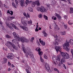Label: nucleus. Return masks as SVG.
<instances>
[{"label":"nucleus","instance_id":"obj_47","mask_svg":"<svg viewBox=\"0 0 73 73\" xmlns=\"http://www.w3.org/2000/svg\"><path fill=\"white\" fill-rule=\"evenodd\" d=\"M71 53L72 54V56H73V49H72L71 50Z\"/></svg>","mask_w":73,"mask_h":73},{"label":"nucleus","instance_id":"obj_45","mask_svg":"<svg viewBox=\"0 0 73 73\" xmlns=\"http://www.w3.org/2000/svg\"><path fill=\"white\" fill-rule=\"evenodd\" d=\"M44 58H45V59H47V58H48V57H47L46 55L45 54L44 55Z\"/></svg>","mask_w":73,"mask_h":73},{"label":"nucleus","instance_id":"obj_49","mask_svg":"<svg viewBox=\"0 0 73 73\" xmlns=\"http://www.w3.org/2000/svg\"><path fill=\"white\" fill-rule=\"evenodd\" d=\"M10 14L11 15H13V11H10Z\"/></svg>","mask_w":73,"mask_h":73},{"label":"nucleus","instance_id":"obj_27","mask_svg":"<svg viewBox=\"0 0 73 73\" xmlns=\"http://www.w3.org/2000/svg\"><path fill=\"white\" fill-rule=\"evenodd\" d=\"M54 71H56V72H57L58 73H60V71L57 69V68H54Z\"/></svg>","mask_w":73,"mask_h":73},{"label":"nucleus","instance_id":"obj_4","mask_svg":"<svg viewBox=\"0 0 73 73\" xmlns=\"http://www.w3.org/2000/svg\"><path fill=\"white\" fill-rule=\"evenodd\" d=\"M61 55L62 57H64L65 59H68L69 58V54L66 52L65 53L64 52H61Z\"/></svg>","mask_w":73,"mask_h":73},{"label":"nucleus","instance_id":"obj_17","mask_svg":"<svg viewBox=\"0 0 73 73\" xmlns=\"http://www.w3.org/2000/svg\"><path fill=\"white\" fill-rule=\"evenodd\" d=\"M45 68L46 70H48V69H50V67H49V66L48 64L46 63V64Z\"/></svg>","mask_w":73,"mask_h":73},{"label":"nucleus","instance_id":"obj_40","mask_svg":"<svg viewBox=\"0 0 73 73\" xmlns=\"http://www.w3.org/2000/svg\"><path fill=\"white\" fill-rule=\"evenodd\" d=\"M44 12H46L48 10V8H45L44 7Z\"/></svg>","mask_w":73,"mask_h":73},{"label":"nucleus","instance_id":"obj_54","mask_svg":"<svg viewBox=\"0 0 73 73\" xmlns=\"http://www.w3.org/2000/svg\"><path fill=\"white\" fill-rule=\"evenodd\" d=\"M40 60V61L42 62H44V59H41Z\"/></svg>","mask_w":73,"mask_h":73},{"label":"nucleus","instance_id":"obj_15","mask_svg":"<svg viewBox=\"0 0 73 73\" xmlns=\"http://www.w3.org/2000/svg\"><path fill=\"white\" fill-rule=\"evenodd\" d=\"M40 12L42 13L45 12V10L44 9V7L41 6L40 7Z\"/></svg>","mask_w":73,"mask_h":73},{"label":"nucleus","instance_id":"obj_41","mask_svg":"<svg viewBox=\"0 0 73 73\" xmlns=\"http://www.w3.org/2000/svg\"><path fill=\"white\" fill-rule=\"evenodd\" d=\"M54 38H55V39H57V35H54Z\"/></svg>","mask_w":73,"mask_h":73},{"label":"nucleus","instance_id":"obj_29","mask_svg":"<svg viewBox=\"0 0 73 73\" xmlns=\"http://www.w3.org/2000/svg\"><path fill=\"white\" fill-rule=\"evenodd\" d=\"M43 17L45 20H48V17L46 16L45 15H44Z\"/></svg>","mask_w":73,"mask_h":73},{"label":"nucleus","instance_id":"obj_62","mask_svg":"<svg viewBox=\"0 0 73 73\" xmlns=\"http://www.w3.org/2000/svg\"><path fill=\"white\" fill-rule=\"evenodd\" d=\"M35 31H36V32H38V29H35Z\"/></svg>","mask_w":73,"mask_h":73},{"label":"nucleus","instance_id":"obj_6","mask_svg":"<svg viewBox=\"0 0 73 73\" xmlns=\"http://www.w3.org/2000/svg\"><path fill=\"white\" fill-rule=\"evenodd\" d=\"M52 58L53 61H60L61 60V57L60 55H58L57 57L56 56H52Z\"/></svg>","mask_w":73,"mask_h":73},{"label":"nucleus","instance_id":"obj_36","mask_svg":"<svg viewBox=\"0 0 73 73\" xmlns=\"http://www.w3.org/2000/svg\"><path fill=\"white\" fill-rule=\"evenodd\" d=\"M57 60L54 61L53 62V64L54 65H56V63L57 62Z\"/></svg>","mask_w":73,"mask_h":73},{"label":"nucleus","instance_id":"obj_52","mask_svg":"<svg viewBox=\"0 0 73 73\" xmlns=\"http://www.w3.org/2000/svg\"><path fill=\"white\" fill-rule=\"evenodd\" d=\"M37 6H38V5H40V2L39 1H38V2L37 3Z\"/></svg>","mask_w":73,"mask_h":73},{"label":"nucleus","instance_id":"obj_20","mask_svg":"<svg viewBox=\"0 0 73 73\" xmlns=\"http://www.w3.org/2000/svg\"><path fill=\"white\" fill-rule=\"evenodd\" d=\"M40 43H41L42 45L43 46H44L45 45V42H44L42 40L40 41Z\"/></svg>","mask_w":73,"mask_h":73},{"label":"nucleus","instance_id":"obj_5","mask_svg":"<svg viewBox=\"0 0 73 73\" xmlns=\"http://www.w3.org/2000/svg\"><path fill=\"white\" fill-rule=\"evenodd\" d=\"M6 57L9 60H13L14 57H15V56L13 53H9L8 54V55Z\"/></svg>","mask_w":73,"mask_h":73},{"label":"nucleus","instance_id":"obj_21","mask_svg":"<svg viewBox=\"0 0 73 73\" xmlns=\"http://www.w3.org/2000/svg\"><path fill=\"white\" fill-rule=\"evenodd\" d=\"M42 33L44 34L43 35L44 37H46L48 36V34L45 31H43Z\"/></svg>","mask_w":73,"mask_h":73},{"label":"nucleus","instance_id":"obj_12","mask_svg":"<svg viewBox=\"0 0 73 73\" xmlns=\"http://www.w3.org/2000/svg\"><path fill=\"white\" fill-rule=\"evenodd\" d=\"M55 49H56V52L60 51V50H61L62 48L60 46H56L55 47Z\"/></svg>","mask_w":73,"mask_h":73},{"label":"nucleus","instance_id":"obj_58","mask_svg":"<svg viewBox=\"0 0 73 73\" xmlns=\"http://www.w3.org/2000/svg\"><path fill=\"white\" fill-rule=\"evenodd\" d=\"M32 1H29V3H28V4H30L31 3Z\"/></svg>","mask_w":73,"mask_h":73},{"label":"nucleus","instance_id":"obj_23","mask_svg":"<svg viewBox=\"0 0 73 73\" xmlns=\"http://www.w3.org/2000/svg\"><path fill=\"white\" fill-rule=\"evenodd\" d=\"M61 33L62 35H66V32L65 31H64L63 32H61Z\"/></svg>","mask_w":73,"mask_h":73},{"label":"nucleus","instance_id":"obj_33","mask_svg":"<svg viewBox=\"0 0 73 73\" xmlns=\"http://www.w3.org/2000/svg\"><path fill=\"white\" fill-rule=\"evenodd\" d=\"M38 53L40 56H42V52L39 51Z\"/></svg>","mask_w":73,"mask_h":73},{"label":"nucleus","instance_id":"obj_38","mask_svg":"<svg viewBox=\"0 0 73 73\" xmlns=\"http://www.w3.org/2000/svg\"><path fill=\"white\" fill-rule=\"evenodd\" d=\"M37 9L38 11H41V7H37Z\"/></svg>","mask_w":73,"mask_h":73},{"label":"nucleus","instance_id":"obj_11","mask_svg":"<svg viewBox=\"0 0 73 73\" xmlns=\"http://www.w3.org/2000/svg\"><path fill=\"white\" fill-rule=\"evenodd\" d=\"M18 41H19V40H17V39H13L12 40L13 42V44H14L15 45V44H16V43H17L18 44Z\"/></svg>","mask_w":73,"mask_h":73},{"label":"nucleus","instance_id":"obj_32","mask_svg":"<svg viewBox=\"0 0 73 73\" xmlns=\"http://www.w3.org/2000/svg\"><path fill=\"white\" fill-rule=\"evenodd\" d=\"M27 23L29 24H32V20H30L29 21H28Z\"/></svg>","mask_w":73,"mask_h":73},{"label":"nucleus","instance_id":"obj_25","mask_svg":"<svg viewBox=\"0 0 73 73\" xmlns=\"http://www.w3.org/2000/svg\"><path fill=\"white\" fill-rule=\"evenodd\" d=\"M70 13H73V8H70Z\"/></svg>","mask_w":73,"mask_h":73},{"label":"nucleus","instance_id":"obj_3","mask_svg":"<svg viewBox=\"0 0 73 73\" xmlns=\"http://www.w3.org/2000/svg\"><path fill=\"white\" fill-rule=\"evenodd\" d=\"M6 25L7 26V27H8L10 29L11 31L13 30V28H14L16 29H18V27H17L15 25H14V24L13 23H11L10 24H9L8 22H6ZM11 25H12L13 27H12Z\"/></svg>","mask_w":73,"mask_h":73},{"label":"nucleus","instance_id":"obj_24","mask_svg":"<svg viewBox=\"0 0 73 73\" xmlns=\"http://www.w3.org/2000/svg\"><path fill=\"white\" fill-rule=\"evenodd\" d=\"M54 28V30L55 31H58V30H59V29H60V28L58 27H57V26H56V27H55Z\"/></svg>","mask_w":73,"mask_h":73},{"label":"nucleus","instance_id":"obj_46","mask_svg":"<svg viewBox=\"0 0 73 73\" xmlns=\"http://www.w3.org/2000/svg\"><path fill=\"white\" fill-rule=\"evenodd\" d=\"M3 59L5 63H6V62H7V59L6 58H5Z\"/></svg>","mask_w":73,"mask_h":73},{"label":"nucleus","instance_id":"obj_48","mask_svg":"<svg viewBox=\"0 0 73 73\" xmlns=\"http://www.w3.org/2000/svg\"><path fill=\"white\" fill-rule=\"evenodd\" d=\"M63 66L64 67V69H66V67L65 66V65L64 64H63Z\"/></svg>","mask_w":73,"mask_h":73},{"label":"nucleus","instance_id":"obj_34","mask_svg":"<svg viewBox=\"0 0 73 73\" xmlns=\"http://www.w3.org/2000/svg\"><path fill=\"white\" fill-rule=\"evenodd\" d=\"M68 23L70 24V25H72L73 24V23L71 22V21L69 20L68 22Z\"/></svg>","mask_w":73,"mask_h":73},{"label":"nucleus","instance_id":"obj_14","mask_svg":"<svg viewBox=\"0 0 73 73\" xmlns=\"http://www.w3.org/2000/svg\"><path fill=\"white\" fill-rule=\"evenodd\" d=\"M20 27L22 28L24 31H28V28L27 27H24V26L21 25L20 26Z\"/></svg>","mask_w":73,"mask_h":73},{"label":"nucleus","instance_id":"obj_28","mask_svg":"<svg viewBox=\"0 0 73 73\" xmlns=\"http://www.w3.org/2000/svg\"><path fill=\"white\" fill-rule=\"evenodd\" d=\"M12 6L15 8H16V5L15 4L14 2H12Z\"/></svg>","mask_w":73,"mask_h":73},{"label":"nucleus","instance_id":"obj_64","mask_svg":"<svg viewBox=\"0 0 73 73\" xmlns=\"http://www.w3.org/2000/svg\"><path fill=\"white\" fill-rule=\"evenodd\" d=\"M7 13L10 14V11H9V10H8Z\"/></svg>","mask_w":73,"mask_h":73},{"label":"nucleus","instance_id":"obj_63","mask_svg":"<svg viewBox=\"0 0 73 73\" xmlns=\"http://www.w3.org/2000/svg\"><path fill=\"white\" fill-rule=\"evenodd\" d=\"M54 17H55L54 16H53V17H52V19L54 20Z\"/></svg>","mask_w":73,"mask_h":73},{"label":"nucleus","instance_id":"obj_10","mask_svg":"<svg viewBox=\"0 0 73 73\" xmlns=\"http://www.w3.org/2000/svg\"><path fill=\"white\" fill-rule=\"evenodd\" d=\"M13 34L14 36V38H15L17 39V40L18 39V40L19 41L20 40V39L21 38H20L19 37H18L17 36L18 35H17V34H16V33L15 32H14L13 33Z\"/></svg>","mask_w":73,"mask_h":73},{"label":"nucleus","instance_id":"obj_57","mask_svg":"<svg viewBox=\"0 0 73 73\" xmlns=\"http://www.w3.org/2000/svg\"><path fill=\"white\" fill-rule=\"evenodd\" d=\"M14 18H15L14 17H12L10 18V19L11 20H13V19H14Z\"/></svg>","mask_w":73,"mask_h":73},{"label":"nucleus","instance_id":"obj_42","mask_svg":"<svg viewBox=\"0 0 73 73\" xmlns=\"http://www.w3.org/2000/svg\"><path fill=\"white\" fill-rule=\"evenodd\" d=\"M64 27L65 29H67V28H68V27H67V25L65 24L64 25Z\"/></svg>","mask_w":73,"mask_h":73},{"label":"nucleus","instance_id":"obj_51","mask_svg":"<svg viewBox=\"0 0 73 73\" xmlns=\"http://www.w3.org/2000/svg\"><path fill=\"white\" fill-rule=\"evenodd\" d=\"M47 70V71L50 72V73H51V72H52V70H50V69H49L48 70Z\"/></svg>","mask_w":73,"mask_h":73},{"label":"nucleus","instance_id":"obj_22","mask_svg":"<svg viewBox=\"0 0 73 73\" xmlns=\"http://www.w3.org/2000/svg\"><path fill=\"white\" fill-rule=\"evenodd\" d=\"M28 10L29 11H30L31 12H33V9L31 7H29L28 8Z\"/></svg>","mask_w":73,"mask_h":73},{"label":"nucleus","instance_id":"obj_44","mask_svg":"<svg viewBox=\"0 0 73 73\" xmlns=\"http://www.w3.org/2000/svg\"><path fill=\"white\" fill-rule=\"evenodd\" d=\"M8 65L9 66H11V63H10V62H8Z\"/></svg>","mask_w":73,"mask_h":73},{"label":"nucleus","instance_id":"obj_55","mask_svg":"<svg viewBox=\"0 0 73 73\" xmlns=\"http://www.w3.org/2000/svg\"><path fill=\"white\" fill-rule=\"evenodd\" d=\"M27 17H28V18H29L30 17V15H29V14H28V13H27Z\"/></svg>","mask_w":73,"mask_h":73},{"label":"nucleus","instance_id":"obj_39","mask_svg":"<svg viewBox=\"0 0 73 73\" xmlns=\"http://www.w3.org/2000/svg\"><path fill=\"white\" fill-rule=\"evenodd\" d=\"M38 17L39 18H41L42 17V15L41 14H40L38 15Z\"/></svg>","mask_w":73,"mask_h":73},{"label":"nucleus","instance_id":"obj_35","mask_svg":"<svg viewBox=\"0 0 73 73\" xmlns=\"http://www.w3.org/2000/svg\"><path fill=\"white\" fill-rule=\"evenodd\" d=\"M35 39V38L34 37H32L31 39V42H33V40Z\"/></svg>","mask_w":73,"mask_h":73},{"label":"nucleus","instance_id":"obj_19","mask_svg":"<svg viewBox=\"0 0 73 73\" xmlns=\"http://www.w3.org/2000/svg\"><path fill=\"white\" fill-rule=\"evenodd\" d=\"M61 61V64H62L63 63H64V62H66L65 61V58H62Z\"/></svg>","mask_w":73,"mask_h":73},{"label":"nucleus","instance_id":"obj_7","mask_svg":"<svg viewBox=\"0 0 73 73\" xmlns=\"http://www.w3.org/2000/svg\"><path fill=\"white\" fill-rule=\"evenodd\" d=\"M21 5L22 7L23 6H25V7H27L28 4V3L29 2V1L26 0V3L24 4V0H21L20 1Z\"/></svg>","mask_w":73,"mask_h":73},{"label":"nucleus","instance_id":"obj_43","mask_svg":"<svg viewBox=\"0 0 73 73\" xmlns=\"http://www.w3.org/2000/svg\"><path fill=\"white\" fill-rule=\"evenodd\" d=\"M25 66H26V68H27V69H29V68H30V67H29L28 65L27 64Z\"/></svg>","mask_w":73,"mask_h":73},{"label":"nucleus","instance_id":"obj_30","mask_svg":"<svg viewBox=\"0 0 73 73\" xmlns=\"http://www.w3.org/2000/svg\"><path fill=\"white\" fill-rule=\"evenodd\" d=\"M6 37L7 38H10L11 37V36H9V35H7L6 36Z\"/></svg>","mask_w":73,"mask_h":73},{"label":"nucleus","instance_id":"obj_31","mask_svg":"<svg viewBox=\"0 0 73 73\" xmlns=\"http://www.w3.org/2000/svg\"><path fill=\"white\" fill-rule=\"evenodd\" d=\"M3 7V3H2V2L0 0V8H1Z\"/></svg>","mask_w":73,"mask_h":73},{"label":"nucleus","instance_id":"obj_8","mask_svg":"<svg viewBox=\"0 0 73 73\" xmlns=\"http://www.w3.org/2000/svg\"><path fill=\"white\" fill-rule=\"evenodd\" d=\"M63 46L64 49L68 51V50H69V48H68V47L69 46V42H68L65 43L64 44V45Z\"/></svg>","mask_w":73,"mask_h":73},{"label":"nucleus","instance_id":"obj_16","mask_svg":"<svg viewBox=\"0 0 73 73\" xmlns=\"http://www.w3.org/2000/svg\"><path fill=\"white\" fill-rule=\"evenodd\" d=\"M58 42H59V40L56 39L55 42H53V44L56 46L58 45Z\"/></svg>","mask_w":73,"mask_h":73},{"label":"nucleus","instance_id":"obj_50","mask_svg":"<svg viewBox=\"0 0 73 73\" xmlns=\"http://www.w3.org/2000/svg\"><path fill=\"white\" fill-rule=\"evenodd\" d=\"M15 1L16 3V4L17 5H18L19 4H18V3H19V2H18V1H17V0H15Z\"/></svg>","mask_w":73,"mask_h":73},{"label":"nucleus","instance_id":"obj_26","mask_svg":"<svg viewBox=\"0 0 73 73\" xmlns=\"http://www.w3.org/2000/svg\"><path fill=\"white\" fill-rule=\"evenodd\" d=\"M70 42L71 44V45H73V40L72 39H71L70 40Z\"/></svg>","mask_w":73,"mask_h":73},{"label":"nucleus","instance_id":"obj_18","mask_svg":"<svg viewBox=\"0 0 73 73\" xmlns=\"http://www.w3.org/2000/svg\"><path fill=\"white\" fill-rule=\"evenodd\" d=\"M55 16H56L57 18L60 20L61 19V17L60 15L57 14V13H55Z\"/></svg>","mask_w":73,"mask_h":73},{"label":"nucleus","instance_id":"obj_60","mask_svg":"<svg viewBox=\"0 0 73 73\" xmlns=\"http://www.w3.org/2000/svg\"><path fill=\"white\" fill-rule=\"evenodd\" d=\"M38 52H40V50H41V49H40V48H38Z\"/></svg>","mask_w":73,"mask_h":73},{"label":"nucleus","instance_id":"obj_37","mask_svg":"<svg viewBox=\"0 0 73 73\" xmlns=\"http://www.w3.org/2000/svg\"><path fill=\"white\" fill-rule=\"evenodd\" d=\"M0 25H1V27H3V23H2V22H1V21H0Z\"/></svg>","mask_w":73,"mask_h":73},{"label":"nucleus","instance_id":"obj_1","mask_svg":"<svg viewBox=\"0 0 73 73\" xmlns=\"http://www.w3.org/2000/svg\"><path fill=\"white\" fill-rule=\"evenodd\" d=\"M22 46L23 48V51L25 54V56L27 57V58H28V55H29L30 57L31 58L32 61L33 62H34V57L33 54H32V53H29V51H27L25 50V48L24 47V44H22Z\"/></svg>","mask_w":73,"mask_h":73},{"label":"nucleus","instance_id":"obj_53","mask_svg":"<svg viewBox=\"0 0 73 73\" xmlns=\"http://www.w3.org/2000/svg\"><path fill=\"white\" fill-rule=\"evenodd\" d=\"M23 15L24 16H25L26 17H27V14H26V13H23Z\"/></svg>","mask_w":73,"mask_h":73},{"label":"nucleus","instance_id":"obj_56","mask_svg":"<svg viewBox=\"0 0 73 73\" xmlns=\"http://www.w3.org/2000/svg\"><path fill=\"white\" fill-rule=\"evenodd\" d=\"M4 7H5V8H8V7H7V5L5 4L4 5Z\"/></svg>","mask_w":73,"mask_h":73},{"label":"nucleus","instance_id":"obj_61","mask_svg":"<svg viewBox=\"0 0 73 73\" xmlns=\"http://www.w3.org/2000/svg\"><path fill=\"white\" fill-rule=\"evenodd\" d=\"M64 19H66L67 18V17L65 15L64 16Z\"/></svg>","mask_w":73,"mask_h":73},{"label":"nucleus","instance_id":"obj_13","mask_svg":"<svg viewBox=\"0 0 73 73\" xmlns=\"http://www.w3.org/2000/svg\"><path fill=\"white\" fill-rule=\"evenodd\" d=\"M38 1H36L35 2H32L31 3V4H32V7H35V6L36 5V4H37Z\"/></svg>","mask_w":73,"mask_h":73},{"label":"nucleus","instance_id":"obj_9","mask_svg":"<svg viewBox=\"0 0 73 73\" xmlns=\"http://www.w3.org/2000/svg\"><path fill=\"white\" fill-rule=\"evenodd\" d=\"M19 41H21L22 42H29V40L26 38L21 37L20 38Z\"/></svg>","mask_w":73,"mask_h":73},{"label":"nucleus","instance_id":"obj_59","mask_svg":"<svg viewBox=\"0 0 73 73\" xmlns=\"http://www.w3.org/2000/svg\"><path fill=\"white\" fill-rule=\"evenodd\" d=\"M24 18H22V19H21V22L22 23H23V21H24Z\"/></svg>","mask_w":73,"mask_h":73},{"label":"nucleus","instance_id":"obj_2","mask_svg":"<svg viewBox=\"0 0 73 73\" xmlns=\"http://www.w3.org/2000/svg\"><path fill=\"white\" fill-rule=\"evenodd\" d=\"M5 45L9 48L11 47L10 45H11L13 49H15V50H18V48H20V46H19V44H18V45H17V47H16L15 44H12L11 42L9 41H7V43H6Z\"/></svg>","mask_w":73,"mask_h":73}]
</instances>
